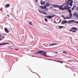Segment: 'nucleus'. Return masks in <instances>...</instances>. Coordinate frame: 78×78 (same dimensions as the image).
Wrapping results in <instances>:
<instances>
[{
	"instance_id": "1",
	"label": "nucleus",
	"mask_w": 78,
	"mask_h": 78,
	"mask_svg": "<svg viewBox=\"0 0 78 78\" xmlns=\"http://www.w3.org/2000/svg\"><path fill=\"white\" fill-rule=\"evenodd\" d=\"M68 11H69V13H70L69 14V18L70 19H72V10L70 9V7H69L68 9Z\"/></svg>"
},
{
	"instance_id": "2",
	"label": "nucleus",
	"mask_w": 78,
	"mask_h": 78,
	"mask_svg": "<svg viewBox=\"0 0 78 78\" xmlns=\"http://www.w3.org/2000/svg\"><path fill=\"white\" fill-rule=\"evenodd\" d=\"M68 23H76L78 24V22L77 21H75L74 20H69L68 21Z\"/></svg>"
},
{
	"instance_id": "3",
	"label": "nucleus",
	"mask_w": 78,
	"mask_h": 78,
	"mask_svg": "<svg viewBox=\"0 0 78 78\" xmlns=\"http://www.w3.org/2000/svg\"><path fill=\"white\" fill-rule=\"evenodd\" d=\"M69 7H70V6H69V4H67L66 6H64V8L62 9V10L64 11V10H67V11H68V8Z\"/></svg>"
},
{
	"instance_id": "4",
	"label": "nucleus",
	"mask_w": 78,
	"mask_h": 78,
	"mask_svg": "<svg viewBox=\"0 0 78 78\" xmlns=\"http://www.w3.org/2000/svg\"><path fill=\"white\" fill-rule=\"evenodd\" d=\"M55 16V15H53L52 16L49 15V16H44V17H46V18H47V19H52V18H53V17H54Z\"/></svg>"
},
{
	"instance_id": "5",
	"label": "nucleus",
	"mask_w": 78,
	"mask_h": 78,
	"mask_svg": "<svg viewBox=\"0 0 78 78\" xmlns=\"http://www.w3.org/2000/svg\"><path fill=\"white\" fill-rule=\"evenodd\" d=\"M44 52V51H37V52L34 53V54H35L36 55H37V54H41V53H42V52Z\"/></svg>"
},
{
	"instance_id": "6",
	"label": "nucleus",
	"mask_w": 78,
	"mask_h": 78,
	"mask_svg": "<svg viewBox=\"0 0 78 78\" xmlns=\"http://www.w3.org/2000/svg\"><path fill=\"white\" fill-rule=\"evenodd\" d=\"M38 11L41 14H43H43H45V15H47V13H45V12H44V11H42H42H41V10H40V9H38Z\"/></svg>"
},
{
	"instance_id": "7",
	"label": "nucleus",
	"mask_w": 78,
	"mask_h": 78,
	"mask_svg": "<svg viewBox=\"0 0 78 78\" xmlns=\"http://www.w3.org/2000/svg\"><path fill=\"white\" fill-rule=\"evenodd\" d=\"M45 53H44V52H43L41 54V55H43V56H45L46 57H49L50 56L48 55H45Z\"/></svg>"
},
{
	"instance_id": "8",
	"label": "nucleus",
	"mask_w": 78,
	"mask_h": 78,
	"mask_svg": "<svg viewBox=\"0 0 78 78\" xmlns=\"http://www.w3.org/2000/svg\"><path fill=\"white\" fill-rule=\"evenodd\" d=\"M67 21L66 20H64L62 21L61 23L62 24H65V23H67Z\"/></svg>"
},
{
	"instance_id": "9",
	"label": "nucleus",
	"mask_w": 78,
	"mask_h": 78,
	"mask_svg": "<svg viewBox=\"0 0 78 78\" xmlns=\"http://www.w3.org/2000/svg\"><path fill=\"white\" fill-rule=\"evenodd\" d=\"M62 7H63V6L62 5H58V8H59V9L60 10H62Z\"/></svg>"
},
{
	"instance_id": "10",
	"label": "nucleus",
	"mask_w": 78,
	"mask_h": 78,
	"mask_svg": "<svg viewBox=\"0 0 78 78\" xmlns=\"http://www.w3.org/2000/svg\"><path fill=\"white\" fill-rule=\"evenodd\" d=\"M40 3L42 5H44L45 3V2L43 1L42 0H41L40 2Z\"/></svg>"
},
{
	"instance_id": "11",
	"label": "nucleus",
	"mask_w": 78,
	"mask_h": 78,
	"mask_svg": "<svg viewBox=\"0 0 78 78\" xmlns=\"http://www.w3.org/2000/svg\"><path fill=\"white\" fill-rule=\"evenodd\" d=\"M71 29H72V30H75L76 31H77L78 30L77 28L76 27H71Z\"/></svg>"
},
{
	"instance_id": "12",
	"label": "nucleus",
	"mask_w": 78,
	"mask_h": 78,
	"mask_svg": "<svg viewBox=\"0 0 78 78\" xmlns=\"http://www.w3.org/2000/svg\"><path fill=\"white\" fill-rule=\"evenodd\" d=\"M4 30H5V32L6 33H9V30H7V28H5Z\"/></svg>"
},
{
	"instance_id": "13",
	"label": "nucleus",
	"mask_w": 78,
	"mask_h": 78,
	"mask_svg": "<svg viewBox=\"0 0 78 78\" xmlns=\"http://www.w3.org/2000/svg\"><path fill=\"white\" fill-rule=\"evenodd\" d=\"M73 16L74 17H76L77 16V13L74 12L73 14Z\"/></svg>"
},
{
	"instance_id": "14",
	"label": "nucleus",
	"mask_w": 78,
	"mask_h": 78,
	"mask_svg": "<svg viewBox=\"0 0 78 78\" xmlns=\"http://www.w3.org/2000/svg\"><path fill=\"white\" fill-rule=\"evenodd\" d=\"M58 5H53V7H54V8H58Z\"/></svg>"
},
{
	"instance_id": "15",
	"label": "nucleus",
	"mask_w": 78,
	"mask_h": 78,
	"mask_svg": "<svg viewBox=\"0 0 78 78\" xmlns=\"http://www.w3.org/2000/svg\"><path fill=\"white\" fill-rule=\"evenodd\" d=\"M5 7L6 8H8L9 7V4H6L5 5Z\"/></svg>"
},
{
	"instance_id": "16",
	"label": "nucleus",
	"mask_w": 78,
	"mask_h": 78,
	"mask_svg": "<svg viewBox=\"0 0 78 78\" xmlns=\"http://www.w3.org/2000/svg\"><path fill=\"white\" fill-rule=\"evenodd\" d=\"M58 45V44L56 43L52 44H49V46H53V45Z\"/></svg>"
},
{
	"instance_id": "17",
	"label": "nucleus",
	"mask_w": 78,
	"mask_h": 78,
	"mask_svg": "<svg viewBox=\"0 0 78 78\" xmlns=\"http://www.w3.org/2000/svg\"><path fill=\"white\" fill-rule=\"evenodd\" d=\"M46 5L47 7H48V6H50V4L48 3H46Z\"/></svg>"
},
{
	"instance_id": "18",
	"label": "nucleus",
	"mask_w": 78,
	"mask_h": 78,
	"mask_svg": "<svg viewBox=\"0 0 78 78\" xmlns=\"http://www.w3.org/2000/svg\"><path fill=\"white\" fill-rule=\"evenodd\" d=\"M63 19L64 20L66 19H70V18L69 17H64L63 18Z\"/></svg>"
},
{
	"instance_id": "19",
	"label": "nucleus",
	"mask_w": 78,
	"mask_h": 78,
	"mask_svg": "<svg viewBox=\"0 0 78 78\" xmlns=\"http://www.w3.org/2000/svg\"><path fill=\"white\" fill-rule=\"evenodd\" d=\"M29 25H33V24L32 23V22L31 21H30L29 22Z\"/></svg>"
},
{
	"instance_id": "20",
	"label": "nucleus",
	"mask_w": 78,
	"mask_h": 78,
	"mask_svg": "<svg viewBox=\"0 0 78 78\" xmlns=\"http://www.w3.org/2000/svg\"><path fill=\"white\" fill-rule=\"evenodd\" d=\"M5 44H6V43H2L0 44V45H5Z\"/></svg>"
},
{
	"instance_id": "21",
	"label": "nucleus",
	"mask_w": 78,
	"mask_h": 78,
	"mask_svg": "<svg viewBox=\"0 0 78 78\" xmlns=\"http://www.w3.org/2000/svg\"><path fill=\"white\" fill-rule=\"evenodd\" d=\"M63 53H65V54H66V55H68V53H67V52L66 51H63Z\"/></svg>"
},
{
	"instance_id": "22",
	"label": "nucleus",
	"mask_w": 78,
	"mask_h": 78,
	"mask_svg": "<svg viewBox=\"0 0 78 78\" xmlns=\"http://www.w3.org/2000/svg\"><path fill=\"white\" fill-rule=\"evenodd\" d=\"M40 8H41V9H44V6H40Z\"/></svg>"
},
{
	"instance_id": "23",
	"label": "nucleus",
	"mask_w": 78,
	"mask_h": 78,
	"mask_svg": "<svg viewBox=\"0 0 78 78\" xmlns=\"http://www.w3.org/2000/svg\"><path fill=\"white\" fill-rule=\"evenodd\" d=\"M69 5L70 6H72V3L69 2Z\"/></svg>"
},
{
	"instance_id": "24",
	"label": "nucleus",
	"mask_w": 78,
	"mask_h": 78,
	"mask_svg": "<svg viewBox=\"0 0 78 78\" xmlns=\"http://www.w3.org/2000/svg\"><path fill=\"white\" fill-rule=\"evenodd\" d=\"M44 9H46L47 8V6L46 5H44Z\"/></svg>"
},
{
	"instance_id": "25",
	"label": "nucleus",
	"mask_w": 78,
	"mask_h": 78,
	"mask_svg": "<svg viewBox=\"0 0 78 78\" xmlns=\"http://www.w3.org/2000/svg\"><path fill=\"white\" fill-rule=\"evenodd\" d=\"M44 20L45 22H48V20H47V18H45Z\"/></svg>"
},
{
	"instance_id": "26",
	"label": "nucleus",
	"mask_w": 78,
	"mask_h": 78,
	"mask_svg": "<svg viewBox=\"0 0 78 78\" xmlns=\"http://www.w3.org/2000/svg\"><path fill=\"white\" fill-rule=\"evenodd\" d=\"M70 2L69 3H73V0H70Z\"/></svg>"
},
{
	"instance_id": "27",
	"label": "nucleus",
	"mask_w": 78,
	"mask_h": 78,
	"mask_svg": "<svg viewBox=\"0 0 78 78\" xmlns=\"http://www.w3.org/2000/svg\"><path fill=\"white\" fill-rule=\"evenodd\" d=\"M58 27L59 28H63V26H58Z\"/></svg>"
},
{
	"instance_id": "28",
	"label": "nucleus",
	"mask_w": 78,
	"mask_h": 78,
	"mask_svg": "<svg viewBox=\"0 0 78 78\" xmlns=\"http://www.w3.org/2000/svg\"><path fill=\"white\" fill-rule=\"evenodd\" d=\"M76 30H74V31H72V32L73 33H74V32H75V33H76Z\"/></svg>"
},
{
	"instance_id": "29",
	"label": "nucleus",
	"mask_w": 78,
	"mask_h": 78,
	"mask_svg": "<svg viewBox=\"0 0 78 78\" xmlns=\"http://www.w3.org/2000/svg\"><path fill=\"white\" fill-rule=\"evenodd\" d=\"M35 1L36 3H37V1H38V0H34Z\"/></svg>"
},
{
	"instance_id": "30",
	"label": "nucleus",
	"mask_w": 78,
	"mask_h": 78,
	"mask_svg": "<svg viewBox=\"0 0 78 78\" xmlns=\"http://www.w3.org/2000/svg\"><path fill=\"white\" fill-rule=\"evenodd\" d=\"M72 10H74V9H75V7H73L72 8Z\"/></svg>"
},
{
	"instance_id": "31",
	"label": "nucleus",
	"mask_w": 78,
	"mask_h": 78,
	"mask_svg": "<svg viewBox=\"0 0 78 78\" xmlns=\"http://www.w3.org/2000/svg\"><path fill=\"white\" fill-rule=\"evenodd\" d=\"M55 61H56V62H61L55 60Z\"/></svg>"
},
{
	"instance_id": "32",
	"label": "nucleus",
	"mask_w": 78,
	"mask_h": 78,
	"mask_svg": "<svg viewBox=\"0 0 78 78\" xmlns=\"http://www.w3.org/2000/svg\"><path fill=\"white\" fill-rule=\"evenodd\" d=\"M62 17H63V18L65 17H64V16L63 15L62 16Z\"/></svg>"
},
{
	"instance_id": "33",
	"label": "nucleus",
	"mask_w": 78,
	"mask_h": 78,
	"mask_svg": "<svg viewBox=\"0 0 78 78\" xmlns=\"http://www.w3.org/2000/svg\"><path fill=\"white\" fill-rule=\"evenodd\" d=\"M70 0H68L67 2H70Z\"/></svg>"
},
{
	"instance_id": "34",
	"label": "nucleus",
	"mask_w": 78,
	"mask_h": 78,
	"mask_svg": "<svg viewBox=\"0 0 78 78\" xmlns=\"http://www.w3.org/2000/svg\"><path fill=\"white\" fill-rule=\"evenodd\" d=\"M72 30H69V31H72Z\"/></svg>"
},
{
	"instance_id": "35",
	"label": "nucleus",
	"mask_w": 78,
	"mask_h": 78,
	"mask_svg": "<svg viewBox=\"0 0 78 78\" xmlns=\"http://www.w3.org/2000/svg\"><path fill=\"white\" fill-rule=\"evenodd\" d=\"M60 63H63V62H60Z\"/></svg>"
},
{
	"instance_id": "36",
	"label": "nucleus",
	"mask_w": 78,
	"mask_h": 78,
	"mask_svg": "<svg viewBox=\"0 0 78 78\" xmlns=\"http://www.w3.org/2000/svg\"><path fill=\"white\" fill-rule=\"evenodd\" d=\"M61 23V20H60L59 21V23Z\"/></svg>"
},
{
	"instance_id": "37",
	"label": "nucleus",
	"mask_w": 78,
	"mask_h": 78,
	"mask_svg": "<svg viewBox=\"0 0 78 78\" xmlns=\"http://www.w3.org/2000/svg\"><path fill=\"white\" fill-rule=\"evenodd\" d=\"M11 48V49H12L13 50H14L12 48Z\"/></svg>"
},
{
	"instance_id": "38",
	"label": "nucleus",
	"mask_w": 78,
	"mask_h": 78,
	"mask_svg": "<svg viewBox=\"0 0 78 78\" xmlns=\"http://www.w3.org/2000/svg\"><path fill=\"white\" fill-rule=\"evenodd\" d=\"M54 22H55V23H56V21H54Z\"/></svg>"
},
{
	"instance_id": "39",
	"label": "nucleus",
	"mask_w": 78,
	"mask_h": 78,
	"mask_svg": "<svg viewBox=\"0 0 78 78\" xmlns=\"http://www.w3.org/2000/svg\"><path fill=\"white\" fill-rule=\"evenodd\" d=\"M55 53H58V52H56Z\"/></svg>"
},
{
	"instance_id": "40",
	"label": "nucleus",
	"mask_w": 78,
	"mask_h": 78,
	"mask_svg": "<svg viewBox=\"0 0 78 78\" xmlns=\"http://www.w3.org/2000/svg\"><path fill=\"white\" fill-rule=\"evenodd\" d=\"M2 40V39L1 38H0V41Z\"/></svg>"
},
{
	"instance_id": "41",
	"label": "nucleus",
	"mask_w": 78,
	"mask_h": 78,
	"mask_svg": "<svg viewBox=\"0 0 78 78\" xmlns=\"http://www.w3.org/2000/svg\"><path fill=\"white\" fill-rule=\"evenodd\" d=\"M50 60V61H53V60Z\"/></svg>"
},
{
	"instance_id": "42",
	"label": "nucleus",
	"mask_w": 78,
	"mask_h": 78,
	"mask_svg": "<svg viewBox=\"0 0 78 78\" xmlns=\"http://www.w3.org/2000/svg\"><path fill=\"white\" fill-rule=\"evenodd\" d=\"M7 16H8V17H9V15H8Z\"/></svg>"
},
{
	"instance_id": "43",
	"label": "nucleus",
	"mask_w": 78,
	"mask_h": 78,
	"mask_svg": "<svg viewBox=\"0 0 78 78\" xmlns=\"http://www.w3.org/2000/svg\"><path fill=\"white\" fill-rule=\"evenodd\" d=\"M1 37V35H0V37Z\"/></svg>"
},
{
	"instance_id": "44",
	"label": "nucleus",
	"mask_w": 78,
	"mask_h": 78,
	"mask_svg": "<svg viewBox=\"0 0 78 78\" xmlns=\"http://www.w3.org/2000/svg\"><path fill=\"white\" fill-rule=\"evenodd\" d=\"M69 55H71L70 54H69Z\"/></svg>"
},
{
	"instance_id": "45",
	"label": "nucleus",
	"mask_w": 78,
	"mask_h": 78,
	"mask_svg": "<svg viewBox=\"0 0 78 78\" xmlns=\"http://www.w3.org/2000/svg\"><path fill=\"white\" fill-rule=\"evenodd\" d=\"M16 50H18V49H16Z\"/></svg>"
},
{
	"instance_id": "46",
	"label": "nucleus",
	"mask_w": 78,
	"mask_h": 78,
	"mask_svg": "<svg viewBox=\"0 0 78 78\" xmlns=\"http://www.w3.org/2000/svg\"><path fill=\"white\" fill-rule=\"evenodd\" d=\"M77 51H78V49H77Z\"/></svg>"
},
{
	"instance_id": "47",
	"label": "nucleus",
	"mask_w": 78,
	"mask_h": 78,
	"mask_svg": "<svg viewBox=\"0 0 78 78\" xmlns=\"http://www.w3.org/2000/svg\"><path fill=\"white\" fill-rule=\"evenodd\" d=\"M15 50H16V49H15Z\"/></svg>"
}]
</instances>
